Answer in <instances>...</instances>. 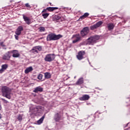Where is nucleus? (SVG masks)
<instances>
[{
    "label": "nucleus",
    "mask_w": 130,
    "mask_h": 130,
    "mask_svg": "<svg viewBox=\"0 0 130 130\" xmlns=\"http://www.w3.org/2000/svg\"><path fill=\"white\" fill-rule=\"evenodd\" d=\"M2 95L6 97L7 99H11V94H12V89L7 86H3L1 89Z\"/></svg>",
    "instance_id": "obj_1"
},
{
    "label": "nucleus",
    "mask_w": 130,
    "mask_h": 130,
    "mask_svg": "<svg viewBox=\"0 0 130 130\" xmlns=\"http://www.w3.org/2000/svg\"><path fill=\"white\" fill-rule=\"evenodd\" d=\"M100 39V37L98 35L91 36L87 39V45H94L97 43L98 40Z\"/></svg>",
    "instance_id": "obj_2"
},
{
    "label": "nucleus",
    "mask_w": 130,
    "mask_h": 130,
    "mask_svg": "<svg viewBox=\"0 0 130 130\" xmlns=\"http://www.w3.org/2000/svg\"><path fill=\"white\" fill-rule=\"evenodd\" d=\"M63 36L61 35H56L54 33H51L47 36V41H55L59 40L60 38H62Z\"/></svg>",
    "instance_id": "obj_3"
},
{
    "label": "nucleus",
    "mask_w": 130,
    "mask_h": 130,
    "mask_svg": "<svg viewBox=\"0 0 130 130\" xmlns=\"http://www.w3.org/2000/svg\"><path fill=\"white\" fill-rule=\"evenodd\" d=\"M55 58V55L54 54H48L46 55L44 60L45 61H48L49 62H51L53 61Z\"/></svg>",
    "instance_id": "obj_4"
},
{
    "label": "nucleus",
    "mask_w": 130,
    "mask_h": 130,
    "mask_svg": "<svg viewBox=\"0 0 130 130\" xmlns=\"http://www.w3.org/2000/svg\"><path fill=\"white\" fill-rule=\"evenodd\" d=\"M90 32V28L89 27L86 26L84 27L81 31H80V35L81 37H85V36H87L89 34Z\"/></svg>",
    "instance_id": "obj_5"
},
{
    "label": "nucleus",
    "mask_w": 130,
    "mask_h": 130,
    "mask_svg": "<svg viewBox=\"0 0 130 130\" xmlns=\"http://www.w3.org/2000/svg\"><path fill=\"white\" fill-rule=\"evenodd\" d=\"M82 36L80 35V34L74 35L73 36V38L74 39L72 41V43H77V42H79L82 40Z\"/></svg>",
    "instance_id": "obj_6"
},
{
    "label": "nucleus",
    "mask_w": 130,
    "mask_h": 130,
    "mask_svg": "<svg viewBox=\"0 0 130 130\" xmlns=\"http://www.w3.org/2000/svg\"><path fill=\"white\" fill-rule=\"evenodd\" d=\"M86 54V52L85 51H80L78 52L77 55H76V57L78 60H82V59H84L85 57H84V55Z\"/></svg>",
    "instance_id": "obj_7"
},
{
    "label": "nucleus",
    "mask_w": 130,
    "mask_h": 130,
    "mask_svg": "<svg viewBox=\"0 0 130 130\" xmlns=\"http://www.w3.org/2000/svg\"><path fill=\"white\" fill-rule=\"evenodd\" d=\"M39 50V51H41V50H42V46H35L32 48V49H31L30 50L31 52H32V53H38V51H37V50Z\"/></svg>",
    "instance_id": "obj_8"
},
{
    "label": "nucleus",
    "mask_w": 130,
    "mask_h": 130,
    "mask_svg": "<svg viewBox=\"0 0 130 130\" xmlns=\"http://www.w3.org/2000/svg\"><path fill=\"white\" fill-rule=\"evenodd\" d=\"M11 56V52L8 51L3 55L2 59H3V60H10Z\"/></svg>",
    "instance_id": "obj_9"
},
{
    "label": "nucleus",
    "mask_w": 130,
    "mask_h": 130,
    "mask_svg": "<svg viewBox=\"0 0 130 130\" xmlns=\"http://www.w3.org/2000/svg\"><path fill=\"white\" fill-rule=\"evenodd\" d=\"M103 24V22L99 21L95 24L90 26V30H95V29H97V28H99Z\"/></svg>",
    "instance_id": "obj_10"
},
{
    "label": "nucleus",
    "mask_w": 130,
    "mask_h": 130,
    "mask_svg": "<svg viewBox=\"0 0 130 130\" xmlns=\"http://www.w3.org/2000/svg\"><path fill=\"white\" fill-rule=\"evenodd\" d=\"M23 16V19L24 21H25L27 25H30V24L32 23V21H31V19L30 18L25 16V15H22Z\"/></svg>",
    "instance_id": "obj_11"
},
{
    "label": "nucleus",
    "mask_w": 130,
    "mask_h": 130,
    "mask_svg": "<svg viewBox=\"0 0 130 130\" xmlns=\"http://www.w3.org/2000/svg\"><path fill=\"white\" fill-rule=\"evenodd\" d=\"M23 30H24V28H23V26H18L16 30L15 31V34L17 36L21 35V33H22V31H23Z\"/></svg>",
    "instance_id": "obj_12"
},
{
    "label": "nucleus",
    "mask_w": 130,
    "mask_h": 130,
    "mask_svg": "<svg viewBox=\"0 0 130 130\" xmlns=\"http://www.w3.org/2000/svg\"><path fill=\"white\" fill-rule=\"evenodd\" d=\"M89 99H90V95L88 94H84L79 98L80 101H87L89 100Z\"/></svg>",
    "instance_id": "obj_13"
},
{
    "label": "nucleus",
    "mask_w": 130,
    "mask_h": 130,
    "mask_svg": "<svg viewBox=\"0 0 130 130\" xmlns=\"http://www.w3.org/2000/svg\"><path fill=\"white\" fill-rule=\"evenodd\" d=\"M12 53H13L12 56L14 58H18L20 56V53L17 50H14L11 51Z\"/></svg>",
    "instance_id": "obj_14"
},
{
    "label": "nucleus",
    "mask_w": 130,
    "mask_h": 130,
    "mask_svg": "<svg viewBox=\"0 0 130 130\" xmlns=\"http://www.w3.org/2000/svg\"><path fill=\"white\" fill-rule=\"evenodd\" d=\"M9 67L8 64H4L1 66V69H0V74H3L7 69Z\"/></svg>",
    "instance_id": "obj_15"
},
{
    "label": "nucleus",
    "mask_w": 130,
    "mask_h": 130,
    "mask_svg": "<svg viewBox=\"0 0 130 130\" xmlns=\"http://www.w3.org/2000/svg\"><path fill=\"white\" fill-rule=\"evenodd\" d=\"M54 119L55 121H59L61 119V115L58 113H56L54 115Z\"/></svg>",
    "instance_id": "obj_16"
},
{
    "label": "nucleus",
    "mask_w": 130,
    "mask_h": 130,
    "mask_svg": "<svg viewBox=\"0 0 130 130\" xmlns=\"http://www.w3.org/2000/svg\"><path fill=\"white\" fill-rule=\"evenodd\" d=\"M34 93H38V92H43V88L38 86L36 87L33 90Z\"/></svg>",
    "instance_id": "obj_17"
},
{
    "label": "nucleus",
    "mask_w": 130,
    "mask_h": 130,
    "mask_svg": "<svg viewBox=\"0 0 130 130\" xmlns=\"http://www.w3.org/2000/svg\"><path fill=\"white\" fill-rule=\"evenodd\" d=\"M82 84H84V78L83 77H81L78 80L76 83V85H82Z\"/></svg>",
    "instance_id": "obj_18"
},
{
    "label": "nucleus",
    "mask_w": 130,
    "mask_h": 130,
    "mask_svg": "<svg viewBox=\"0 0 130 130\" xmlns=\"http://www.w3.org/2000/svg\"><path fill=\"white\" fill-rule=\"evenodd\" d=\"M89 14L88 13H85L83 15L80 16L79 18V20L82 21V20H84V19H86L87 17L89 16Z\"/></svg>",
    "instance_id": "obj_19"
},
{
    "label": "nucleus",
    "mask_w": 130,
    "mask_h": 130,
    "mask_svg": "<svg viewBox=\"0 0 130 130\" xmlns=\"http://www.w3.org/2000/svg\"><path fill=\"white\" fill-rule=\"evenodd\" d=\"M107 27L108 30L109 31H110V30H113V29L114 28V24H113V23H109L107 24Z\"/></svg>",
    "instance_id": "obj_20"
},
{
    "label": "nucleus",
    "mask_w": 130,
    "mask_h": 130,
    "mask_svg": "<svg viewBox=\"0 0 130 130\" xmlns=\"http://www.w3.org/2000/svg\"><path fill=\"white\" fill-rule=\"evenodd\" d=\"M47 10L49 12H53V11H55V10H58V8H57V7H48V8H47Z\"/></svg>",
    "instance_id": "obj_21"
},
{
    "label": "nucleus",
    "mask_w": 130,
    "mask_h": 130,
    "mask_svg": "<svg viewBox=\"0 0 130 130\" xmlns=\"http://www.w3.org/2000/svg\"><path fill=\"white\" fill-rule=\"evenodd\" d=\"M33 71V68L32 67H28L26 68L24 71L25 74H29L30 72H32Z\"/></svg>",
    "instance_id": "obj_22"
},
{
    "label": "nucleus",
    "mask_w": 130,
    "mask_h": 130,
    "mask_svg": "<svg viewBox=\"0 0 130 130\" xmlns=\"http://www.w3.org/2000/svg\"><path fill=\"white\" fill-rule=\"evenodd\" d=\"M44 118H45V115H43L39 120L37 121L38 124H41V123L43 122Z\"/></svg>",
    "instance_id": "obj_23"
},
{
    "label": "nucleus",
    "mask_w": 130,
    "mask_h": 130,
    "mask_svg": "<svg viewBox=\"0 0 130 130\" xmlns=\"http://www.w3.org/2000/svg\"><path fill=\"white\" fill-rule=\"evenodd\" d=\"M45 79H50L51 78V75L48 72L44 73Z\"/></svg>",
    "instance_id": "obj_24"
},
{
    "label": "nucleus",
    "mask_w": 130,
    "mask_h": 130,
    "mask_svg": "<svg viewBox=\"0 0 130 130\" xmlns=\"http://www.w3.org/2000/svg\"><path fill=\"white\" fill-rule=\"evenodd\" d=\"M17 119L19 121H22V119H23V115H18Z\"/></svg>",
    "instance_id": "obj_25"
},
{
    "label": "nucleus",
    "mask_w": 130,
    "mask_h": 130,
    "mask_svg": "<svg viewBox=\"0 0 130 130\" xmlns=\"http://www.w3.org/2000/svg\"><path fill=\"white\" fill-rule=\"evenodd\" d=\"M42 16L44 19H47L48 16H49V13H43L42 14Z\"/></svg>",
    "instance_id": "obj_26"
},
{
    "label": "nucleus",
    "mask_w": 130,
    "mask_h": 130,
    "mask_svg": "<svg viewBox=\"0 0 130 130\" xmlns=\"http://www.w3.org/2000/svg\"><path fill=\"white\" fill-rule=\"evenodd\" d=\"M40 32H44L45 31V28L44 27H40L39 28Z\"/></svg>",
    "instance_id": "obj_27"
},
{
    "label": "nucleus",
    "mask_w": 130,
    "mask_h": 130,
    "mask_svg": "<svg viewBox=\"0 0 130 130\" xmlns=\"http://www.w3.org/2000/svg\"><path fill=\"white\" fill-rule=\"evenodd\" d=\"M43 77V75L42 74H39L38 76V79L39 80H42V78Z\"/></svg>",
    "instance_id": "obj_28"
},
{
    "label": "nucleus",
    "mask_w": 130,
    "mask_h": 130,
    "mask_svg": "<svg viewBox=\"0 0 130 130\" xmlns=\"http://www.w3.org/2000/svg\"><path fill=\"white\" fill-rule=\"evenodd\" d=\"M54 19L56 20H59V19H60V17L58 15H56L54 16Z\"/></svg>",
    "instance_id": "obj_29"
},
{
    "label": "nucleus",
    "mask_w": 130,
    "mask_h": 130,
    "mask_svg": "<svg viewBox=\"0 0 130 130\" xmlns=\"http://www.w3.org/2000/svg\"><path fill=\"white\" fill-rule=\"evenodd\" d=\"M0 45L1 46H2V47H6V45H5V44L4 43V42H2L0 43Z\"/></svg>",
    "instance_id": "obj_30"
},
{
    "label": "nucleus",
    "mask_w": 130,
    "mask_h": 130,
    "mask_svg": "<svg viewBox=\"0 0 130 130\" xmlns=\"http://www.w3.org/2000/svg\"><path fill=\"white\" fill-rule=\"evenodd\" d=\"M25 7H26V8H31V6H30V5L28 4V3L25 4Z\"/></svg>",
    "instance_id": "obj_31"
},
{
    "label": "nucleus",
    "mask_w": 130,
    "mask_h": 130,
    "mask_svg": "<svg viewBox=\"0 0 130 130\" xmlns=\"http://www.w3.org/2000/svg\"><path fill=\"white\" fill-rule=\"evenodd\" d=\"M2 101H4V103H9V102L8 101L5 100L4 99H2Z\"/></svg>",
    "instance_id": "obj_32"
},
{
    "label": "nucleus",
    "mask_w": 130,
    "mask_h": 130,
    "mask_svg": "<svg viewBox=\"0 0 130 130\" xmlns=\"http://www.w3.org/2000/svg\"><path fill=\"white\" fill-rule=\"evenodd\" d=\"M14 36H15V39H16V40H19V37H18V35H14Z\"/></svg>",
    "instance_id": "obj_33"
},
{
    "label": "nucleus",
    "mask_w": 130,
    "mask_h": 130,
    "mask_svg": "<svg viewBox=\"0 0 130 130\" xmlns=\"http://www.w3.org/2000/svg\"><path fill=\"white\" fill-rule=\"evenodd\" d=\"M47 12V8H46V9H44L42 13H46Z\"/></svg>",
    "instance_id": "obj_34"
},
{
    "label": "nucleus",
    "mask_w": 130,
    "mask_h": 130,
    "mask_svg": "<svg viewBox=\"0 0 130 130\" xmlns=\"http://www.w3.org/2000/svg\"><path fill=\"white\" fill-rule=\"evenodd\" d=\"M0 119H2V114L0 113Z\"/></svg>",
    "instance_id": "obj_35"
},
{
    "label": "nucleus",
    "mask_w": 130,
    "mask_h": 130,
    "mask_svg": "<svg viewBox=\"0 0 130 130\" xmlns=\"http://www.w3.org/2000/svg\"><path fill=\"white\" fill-rule=\"evenodd\" d=\"M97 92H99V91H97V90H95V91H94V93H97Z\"/></svg>",
    "instance_id": "obj_36"
},
{
    "label": "nucleus",
    "mask_w": 130,
    "mask_h": 130,
    "mask_svg": "<svg viewBox=\"0 0 130 130\" xmlns=\"http://www.w3.org/2000/svg\"><path fill=\"white\" fill-rule=\"evenodd\" d=\"M0 110H2V106L0 105Z\"/></svg>",
    "instance_id": "obj_37"
},
{
    "label": "nucleus",
    "mask_w": 130,
    "mask_h": 130,
    "mask_svg": "<svg viewBox=\"0 0 130 130\" xmlns=\"http://www.w3.org/2000/svg\"><path fill=\"white\" fill-rule=\"evenodd\" d=\"M50 6H52L53 5H52V4L51 3H50Z\"/></svg>",
    "instance_id": "obj_38"
}]
</instances>
